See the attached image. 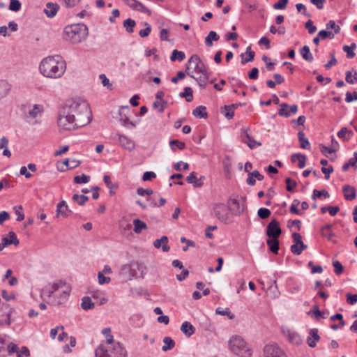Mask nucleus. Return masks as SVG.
I'll use <instances>...</instances> for the list:
<instances>
[{
	"mask_svg": "<svg viewBox=\"0 0 357 357\" xmlns=\"http://www.w3.org/2000/svg\"><path fill=\"white\" fill-rule=\"evenodd\" d=\"M298 138L300 142V146L302 149H309L310 144L307 138L305 137V133L303 131H299L298 133Z\"/></svg>",
	"mask_w": 357,
	"mask_h": 357,
	"instance_id": "35",
	"label": "nucleus"
},
{
	"mask_svg": "<svg viewBox=\"0 0 357 357\" xmlns=\"http://www.w3.org/2000/svg\"><path fill=\"white\" fill-rule=\"evenodd\" d=\"M72 198L75 202L80 206H83L89 200V197L84 195L74 194Z\"/></svg>",
	"mask_w": 357,
	"mask_h": 357,
	"instance_id": "43",
	"label": "nucleus"
},
{
	"mask_svg": "<svg viewBox=\"0 0 357 357\" xmlns=\"http://www.w3.org/2000/svg\"><path fill=\"white\" fill-rule=\"evenodd\" d=\"M59 8L56 3L49 2L45 5L44 13L48 17H53L56 15Z\"/></svg>",
	"mask_w": 357,
	"mask_h": 357,
	"instance_id": "22",
	"label": "nucleus"
},
{
	"mask_svg": "<svg viewBox=\"0 0 357 357\" xmlns=\"http://www.w3.org/2000/svg\"><path fill=\"white\" fill-rule=\"evenodd\" d=\"M20 243L19 240H16L15 242L13 241V240H9L8 238L4 237L2 238V243H0V251H1L5 247L14 244L15 245H17Z\"/></svg>",
	"mask_w": 357,
	"mask_h": 357,
	"instance_id": "52",
	"label": "nucleus"
},
{
	"mask_svg": "<svg viewBox=\"0 0 357 357\" xmlns=\"http://www.w3.org/2000/svg\"><path fill=\"white\" fill-rule=\"evenodd\" d=\"M289 0H279L273 5V8L276 10H283L286 8Z\"/></svg>",
	"mask_w": 357,
	"mask_h": 357,
	"instance_id": "62",
	"label": "nucleus"
},
{
	"mask_svg": "<svg viewBox=\"0 0 357 357\" xmlns=\"http://www.w3.org/2000/svg\"><path fill=\"white\" fill-rule=\"evenodd\" d=\"M95 306L89 296H84L82 299L81 307L84 310L93 309Z\"/></svg>",
	"mask_w": 357,
	"mask_h": 357,
	"instance_id": "37",
	"label": "nucleus"
},
{
	"mask_svg": "<svg viewBox=\"0 0 357 357\" xmlns=\"http://www.w3.org/2000/svg\"><path fill=\"white\" fill-rule=\"evenodd\" d=\"M39 70L45 77L59 79L64 75L66 70V63L59 55L49 56L41 61Z\"/></svg>",
	"mask_w": 357,
	"mask_h": 357,
	"instance_id": "2",
	"label": "nucleus"
},
{
	"mask_svg": "<svg viewBox=\"0 0 357 357\" xmlns=\"http://www.w3.org/2000/svg\"><path fill=\"white\" fill-rule=\"evenodd\" d=\"M188 63L186 73L193 71V74L195 75L197 73H206V72L208 71L205 64L197 54L192 55Z\"/></svg>",
	"mask_w": 357,
	"mask_h": 357,
	"instance_id": "7",
	"label": "nucleus"
},
{
	"mask_svg": "<svg viewBox=\"0 0 357 357\" xmlns=\"http://www.w3.org/2000/svg\"><path fill=\"white\" fill-rule=\"evenodd\" d=\"M309 314H312L313 315H315L317 317V319L319 317H321L323 319L326 318V315L328 314V312H326L324 311L321 312L319 307L317 305H314L312 307V310L311 312H309Z\"/></svg>",
	"mask_w": 357,
	"mask_h": 357,
	"instance_id": "45",
	"label": "nucleus"
},
{
	"mask_svg": "<svg viewBox=\"0 0 357 357\" xmlns=\"http://www.w3.org/2000/svg\"><path fill=\"white\" fill-rule=\"evenodd\" d=\"M278 238H269L266 240V244L269 247V250L274 254H278L279 250Z\"/></svg>",
	"mask_w": 357,
	"mask_h": 357,
	"instance_id": "28",
	"label": "nucleus"
},
{
	"mask_svg": "<svg viewBox=\"0 0 357 357\" xmlns=\"http://www.w3.org/2000/svg\"><path fill=\"white\" fill-rule=\"evenodd\" d=\"M241 63L245 64L248 62L252 61L255 58V52L251 50V47L248 46L246 48V52L241 54Z\"/></svg>",
	"mask_w": 357,
	"mask_h": 357,
	"instance_id": "27",
	"label": "nucleus"
},
{
	"mask_svg": "<svg viewBox=\"0 0 357 357\" xmlns=\"http://www.w3.org/2000/svg\"><path fill=\"white\" fill-rule=\"evenodd\" d=\"M116 136L118 137L119 142L120 144L126 149H127L129 151H131L135 149V144L133 140H132L128 137L121 135V134H116Z\"/></svg>",
	"mask_w": 357,
	"mask_h": 357,
	"instance_id": "17",
	"label": "nucleus"
},
{
	"mask_svg": "<svg viewBox=\"0 0 357 357\" xmlns=\"http://www.w3.org/2000/svg\"><path fill=\"white\" fill-rule=\"evenodd\" d=\"M92 113L88 102L82 98L68 100L58 112L56 123L59 132L71 131L88 125Z\"/></svg>",
	"mask_w": 357,
	"mask_h": 357,
	"instance_id": "1",
	"label": "nucleus"
},
{
	"mask_svg": "<svg viewBox=\"0 0 357 357\" xmlns=\"http://www.w3.org/2000/svg\"><path fill=\"white\" fill-rule=\"evenodd\" d=\"M223 114L227 119H231L234 116V105H225Z\"/></svg>",
	"mask_w": 357,
	"mask_h": 357,
	"instance_id": "46",
	"label": "nucleus"
},
{
	"mask_svg": "<svg viewBox=\"0 0 357 357\" xmlns=\"http://www.w3.org/2000/svg\"><path fill=\"white\" fill-rule=\"evenodd\" d=\"M245 139H243V142L249 146L250 149H253L256 146H261V143L255 140L247 132H245Z\"/></svg>",
	"mask_w": 357,
	"mask_h": 357,
	"instance_id": "33",
	"label": "nucleus"
},
{
	"mask_svg": "<svg viewBox=\"0 0 357 357\" xmlns=\"http://www.w3.org/2000/svg\"><path fill=\"white\" fill-rule=\"evenodd\" d=\"M70 288L65 282L59 281L46 286L42 291V295L49 298H55V303L57 305L64 303L69 294Z\"/></svg>",
	"mask_w": 357,
	"mask_h": 357,
	"instance_id": "4",
	"label": "nucleus"
},
{
	"mask_svg": "<svg viewBox=\"0 0 357 357\" xmlns=\"http://www.w3.org/2000/svg\"><path fill=\"white\" fill-rule=\"evenodd\" d=\"M181 331L189 337L195 333V328L190 322L184 321L181 326Z\"/></svg>",
	"mask_w": 357,
	"mask_h": 357,
	"instance_id": "26",
	"label": "nucleus"
},
{
	"mask_svg": "<svg viewBox=\"0 0 357 357\" xmlns=\"http://www.w3.org/2000/svg\"><path fill=\"white\" fill-rule=\"evenodd\" d=\"M287 184V190L289 192H292L294 188L296 186L297 183L296 181H292L290 178H287L285 180Z\"/></svg>",
	"mask_w": 357,
	"mask_h": 357,
	"instance_id": "63",
	"label": "nucleus"
},
{
	"mask_svg": "<svg viewBox=\"0 0 357 357\" xmlns=\"http://www.w3.org/2000/svg\"><path fill=\"white\" fill-rule=\"evenodd\" d=\"M136 23L135 21L128 18L124 20L123 22V26L125 27L126 31L129 33H131L133 32V29L135 26Z\"/></svg>",
	"mask_w": 357,
	"mask_h": 357,
	"instance_id": "41",
	"label": "nucleus"
},
{
	"mask_svg": "<svg viewBox=\"0 0 357 357\" xmlns=\"http://www.w3.org/2000/svg\"><path fill=\"white\" fill-rule=\"evenodd\" d=\"M345 79L346 82L349 84H354L357 83V73L356 72L353 75L351 72L347 71L346 73Z\"/></svg>",
	"mask_w": 357,
	"mask_h": 357,
	"instance_id": "53",
	"label": "nucleus"
},
{
	"mask_svg": "<svg viewBox=\"0 0 357 357\" xmlns=\"http://www.w3.org/2000/svg\"><path fill=\"white\" fill-rule=\"evenodd\" d=\"M300 54L303 59L308 62H312L314 60V57L310 52V47L307 45H304L300 50Z\"/></svg>",
	"mask_w": 357,
	"mask_h": 357,
	"instance_id": "30",
	"label": "nucleus"
},
{
	"mask_svg": "<svg viewBox=\"0 0 357 357\" xmlns=\"http://www.w3.org/2000/svg\"><path fill=\"white\" fill-rule=\"evenodd\" d=\"M162 246L163 252H168L170 250V247L168 245V238L166 236H162L160 238L156 239L153 242V245L155 248L158 249Z\"/></svg>",
	"mask_w": 357,
	"mask_h": 357,
	"instance_id": "24",
	"label": "nucleus"
},
{
	"mask_svg": "<svg viewBox=\"0 0 357 357\" xmlns=\"http://www.w3.org/2000/svg\"><path fill=\"white\" fill-rule=\"evenodd\" d=\"M229 350L238 357H250L252 351L243 338L238 335L232 336L228 342Z\"/></svg>",
	"mask_w": 357,
	"mask_h": 357,
	"instance_id": "6",
	"label": "nucleus"
},
{
	"mask_svg": "<svg viewBox=\"0 0 357 357\" xmlns=\"http://www.w3.org/2000/svg\"><path fill=\"white\" fill-rule=\"evenodd\" d=\"M271 213V211L266 208H260L257 211L258 216L261 219L268 218Z\"/></svg>",
	"mask_w": 357,
	"mask_h": 357,
	"instance_id": "56",
	"label": "nucleus"
},
{
	"mask_svg": "<svg viewBox=\"0 0 357 357\" xmlns=\"http://www.w3.org/2000/svg\"><path fill=\"white\" fill-rule=\"evenodd\" d=\"M291 159L292 162H296L297 160L298 161V166L300 169L305 167L306 160L305 155L300 153L293 154Z\"/></svg>",
	"mask_w": 357,
	"mask_h": 357,
	"instance_id": "31",
	"label": "nucleus"
},
{
	"mask_svg": "<svg viewBox=\"0 0 357 357\" xmlns=\"http://www.w3.org/2000/svg\"><path fill=\"white\" fill-rule=\"evenodd\" d=\"M284 335L287 337L288 340L294 344H301L302 340L299 334L295 331L287 330L286 331H284Z\"/></svg>",
	"mask_w": 357,
	"mask_h": 357,
	"instance_id": "25",
	"label": "nucleus"
},
{
	"mask_svg": "<svg viewBox=\"0 0 357 357\" xmlns=\"http://www.w3.org/2000/svg\"><path fill=\"white\" fill-rule=\"evenodd\" d=\"M298 111V107L296 105H292L289 106L287 103H282L280 105V109L278 111V114L281 116L289 117L291 114H294Z\"/></svg>",
	"mask_w": 357,
	"mask_h": 357,
	"instance_id": "16",
	"label": "nucleus"
},
{
	"mask_svg": "<svg viewBox=\"0 0 357 357\" xmlns=\"http://www.w3.org/2000/svg\"><path fill=\"white\" fill-rule=\"evenodd\" d=\"M10 89V85L7 82L0 80V100L8 95Z\"/></svg>",
	"mask_w": 357,
	"mask_h": 357,
	"instance_id": "36",
	"label": "nucleus"
},
{
	"mask_svg": "<svg viewBox=\"0 0 357 357\" xmlns=\"http://www.w3.org/2000/svg\"><path fill=\"white\" fill-rule=\"evenodd\" d=\"M124 3L131 9L139 11L148 15H151V11L142 2L137 0H123Z\"/></svg>",
	"mask_w": 357,
	"mask_h": 357,
	"instance_id": "13",
	"label": "nucleus"
},
{
	"mask_svg": "<svg viewBox=\"0 0 357 357\" xmlns=\"http://www.w3.org/2000/svg\"><path fill=\"white\" fill-rule=\"evenodd\" d=\"M185 55L183 52L174 50L172 53L170 59L172 61H175L176 60L182 61L185 59Z\"/></svg>",
	"mask_w": 357,
	"mask_h": 357,
	"instance_id": "44",
	"label": "nucleus"
},
{
	"mask_svg": "<svg viewBox=\"0 0 357 357\" xmlns=\"http://www.w3.org/2000/svg\"><path fill=\"white\" fill-rule=\"evenodd\" d=\"M319 37L321 39H326L327 38H329L331 39L334 38V33H333L331 31H328L326 30H321L319 31L318 33Z\"/></svg>",
	"mask_w": 357,
	"mask_h": 357,
	"instance_id": "61",
	"label": "nucleus"
},
{
	"mask_svg": "<svg viewBox=\"0 0 357 357\" xmlns=\"http://www.w3.org/2000/svg\"><path fill=\"white\" fill-rule=\"evenodd\" d=\"M133 231L136 234H140L142 231V230L147 229L146 224L144 222L140 220L139 219L133 220Z\"/></svg>",
	"mask_w": 357,
	"mask_h": 357,
	"instance_id": "34",
	"label": "nucleus"
},
{
	"mask_svg": "<svg viewBox=\"0 0 357 357\" xmlns=\"http://www.w3.org/2000/svg\"><path fill=\"white\" fill-rule=\"evenodd\" d=\"M21 8V3L19 0H10L9 9L12 11H19Z\"/></svg>",
	"mask_w": 357,
	"mask_h": 357,
	"instance_id": "57",
	"label": "nucleus"
},
{
	"mask_svg": "<svg viewBox=\"0 0 357 357\" xmlns=\"http://www.w3.org/2000/svg\"><path fill=\"white\" fill-rule=\"evenodd\" d=\"M88 35V27L82 23H78L66 26L63 32V38L72 44H78L84 41Z\"/></svg>",
	"mask_w": 357,
	"mask_h": 357,
	"instance_id": "5",
	"label": "nucleus"
},
{
	"mask_svg": "<svg viewBox=\"0 0 357 357\" xmlns=\"http://www.w3.org/2000/svg\"><path fill=\"white\" fill-rule=\"evenodd\" d=\"M145 29H142L139 32V35L142 38H146L149 36L151 31V26L148 22H144Z\"/></svg>",
	"mask_w": 357,
	"mask_h": 357,
	"instance_id": "54",
	"label": "nucleus"
},
{
	"mask_svg": "<svg viewBox=\"0 0 357 357\" xmlns=\"http://www.w3.org/2000/svg\"><path fill=\"white\" fill-rule=\"evenodd\" d=\"M206 110V107L205 106H198L195 109H193L192 115L197 118L206 119L208 116V114Z\"/></svg>",
	"mask_w": 357,
	"mask_h": 357,
	"instance_id": "32",
	"label": "nucleus"
},
{
	"mask_svg": "<svg viewBox=\"0 0 357 357\" xmlns=\"http://www.w3.org/2000/svg\"><path fill=\"white\" fill-rule=\"evenodd\" d=\"M192 93V89L189 86H186L184 88V91L180 93V96L185 98L187 102H190L193 99Z\"/></svg>",
	"mask_w": 357,
	"mask_h": 357,
	"instance_id": "42",
	"label": "nucleus"
},
{
	"mask_svg": "<svg viewBox=\"0 0 357 357\" xmlns=\"http://www.w3.org/2000/svg\"><path fill=\"white\" fill-rule=\"evenodd\" d=\"M72 213L73 212L70 210H69L68 206L65 201H61L57 204V216L62 215L63 218H66Z\"/></svg>",
	"mask_w": 357,
	"mask_h": 357,
	"instance_id": "19",
	"label": "nucleus"
},
{
	"mask_svg": "<svg viewBox=\"0 0 357 357\" xmlns=\"http://www.w3.org/2000/svg\"><path fill=\"white\" fill-rule=\"evenodd\" d=\"M321 235L326 238H327L328 240H331L332 237L333 236V233L332 232V225H326L324 227L321 228Z\"/></svg>",
	"mask_w": 357,
	"mask_h": 357,
	"instance_id": "39",
	"label": "nucleus"
},
{
	"mask_svg": "<svg viewBox=\"0 0 357 357\" xmlns=\"http://www.w3.org/2000/svg\"><path fill=\"white\" fill-rule=\"evenodd\" d=\"M327 29H333L335 34L340 31V26L337 25L333 20H330L326 25Z\"/></svg>",
	"mask_w": 357,
	"mask_h": 357,
	"instance_id": "58",
	"label": "nucleus"
},
{
	"mask_svg": "<svg viewBox=\"0 0 357 357\" xmlns=\"http://www.w3.org/2000/svg\"><path fill=\"white\" fill-rule=\"evenodd\" d=\"M282 233L279 222L276 219H272L268 224L266 234L269 238H278Z\"/></svg>",
	"mask_w": 357,
	"mask_h": 357,
	"instance_id": "12",
	"label": "nucleus"
},
{
	"mask_svg": "<svg viewBox=\"0 0 357 357\" xmlns=\"http://www.w3.org/2000/svg\"><path fill=\"white\" fill-rule=\"evenodd\" d=\"M310 336L307 339V343L310 347L314 348L317 342L320 340L317 328H312L310 331Z\"/></svg>",
	"mask_w": 357,
	"mask_h": 357,
	"instance_id": "21",
	"label": "nucleus"
},
{
	"mask_svg": "<svg viewBox=\"0 0 357 357\" xmlns=\"http://www.w3.org/2000/svg\"><path fill=\"white\" fill-rule=\"evenodd\" d=\"M14 211L15 214L17 215V221H22L24 218V215L23 213V208L22 206H17L14 207Z\"/></svg>",
	"mask_w": 357,
	"mask_h": 357,
	"instance_id": "59",
	"label": "nucleus"
},
{
	"mask_svg": "<svg viewBox=\"0 0 357 357\" xmlns=\"http://www.w3.org/2000/svg\"><path fill=\"white\" fill-rule=\"evenodd\" d=\"M96 357H127V351L119 343L114 342L113 336L101 343L95 350Z\"/></svg>",
	"mask_w": 357,
	"mask_h": 357,
	"instance_id": "3",
	"label": "nucleus"
},
{
	"mask_svg": "<svg viewBox=\"0 0 357 357\" xmlns=\"http://www.w3.org/2000/svg\"><path fill=\"white\" fill-rule=\"evenodd\" d=\"M17 347L15 344H9L4 338L0 337V356H6L16 351Z\"/></svg>",
	"mask_w": 357,
	"mask_h": 357,
	"instance_id": "14",
	"label": "nucleus"
},
{
	"mask_svg": "<svg viewBox=\"0 0 357 357\" xmlns=\"http://www.w3.org/2000/svg\"><path fill=\"white\" fill-rule=\"evenodd\" d=\"M164 345L162 347L163 351H167L173 349L175 346L174 341L170 337H165L163 339Z\"/></svg>",
	"mask_w": 357,
	"mask_h": 357,
	"instance_id": "38",
	"label": "nucleus"
},
{
	"mask_svg": "<svg viewBox=\"0 0 357 357\" xmlns=\"http://www.w3.org/2000/svg\"><path fill=\"white\" fill-rule=\"evenodd\" d=\"M204 176L197 178V173L193 172H191L188 176H187L186 180L188 183L192 184L194 187L199 188L202 187L204 184Z\"/></svg>",
	"mask_w": 357,
	"mask_h": 357,
	"instance_id": "20",
	"label": "nucleus"
},
{
	"mask_svg": "<svg viewBox=\"0 0 357 357\" xmlns=\"http://www.w3.org/2000/svg\"><path fill=\"white\" fill-rule=\"evenodd\" d=\"M201 74L202 75H200L199 77H197L195 76V75L193 74V71L187 72V75L195 79L201 87L205 88L206 82L209 79L210 73H208V71H206V73Z\"/></svg>",
	"mask_w": 357,
	"mask_h": 357,
	"instance_id": "18",
	"label": "nucleus"
},
{
	"mask_svg": "<svg viewBox=\"0 0 357 357\" xmlns=\"http://www.w3.org/2000/svg\"><path fill=\"white\" fill-rule=\"evenodd\" d=\"M320 151L326 156L328 157V154L335 152V149L329 148L324 144H320Z\"/></svg>",
	"mask_w": 357,
	"mask_h": 357,
	"instance_id": "60",
	"label": "nucleus"
},
{
	"mask_svg": "<svg viewBox=\"0 0 357 357\" xmlns=\"http://www.w3.org/2000/svg\"><path fill=\"white\" fill-rule=\"evenodd\" d=\"M356 48V43H353L350 46L344 45L343 47V50L347 53V57L349 59H352L355 56V53L354 50Z\"/></svg>",
	"mask_w": 357,
	"mask_h": 357,
	"instance_id": "40",
	"label": "nucleus"
},
{
	"mask_svg": "<svg viewBox=\"0 0 357 357\" xmlns=\"http://www.w3.org/2000/svg\"><path fill=\"white\" fill-rule=\"evenodd\" d=\"M169 145H170L171 149L174 151H176V148H178L180 150H183L185 146V144L184 142H180L176 139L170 141Z\"/></svg>",
	"mask_w": 357,
	"mask_h": 357,
	"instance_id": "48",
	"label": "nucleus"
},
{
	"mask_svg": "<svg viewBox=\"0 0 357 357\" xmlns=\"http://www.w3.org/2000/svg\"><path fill=\"white\" fill-rule=\"evenodd\" d=\"M229 208L224 204L218 203L213 206V213L215 217L222 222L228 223L229 222Z\"/></svg>",
	"mask_w": 357,
	"mask_h": 357,
	"instance_id": "9",
	"label": "nucleus"
},
{
	"mask_svg": "<svg viewBox=\"0 0 357 357\" xmlns=\"http://www.w3.org/2000/svg\"><path fill=\"white\" fill-rule=\"evenodd\" d=\"M292 238L294 243L291 246V251L293 254L299 255L307 249V246L302 241V237L299 233H294Z\"/></svg>",
	"mask_w": 357,
	"mask_h": 357,
	"instance_id": "11",
	"label": "nucleus"
},
{
	"mask_svg": "<svg viewBox=\"0 0 357 357\" xmlns=\"http://www.w3.org/2000/svg\"><path fill=\"white\" fill-rule=\"evenodd\" d=\"M44 112V107L40 104H35L26 107L24 115L27 119H36L40 118Z\"/></svg>",
	"mask_w": 357,
	"mask_h": 357,
	"instance_id": "8",
	"label": "nucleus"
},
{
	"mask_svg": "<svg viewBox=\"0 0 357 357\" xmlns=\"http://www.w3.org/2000/svg\"><path fill=\"white\" fill-rule=\"evenodd\" d=\"M167 105V102L164 100H156L153 104V108L158 109V112L160 113L164 112Z\"/></svg>",
	"mask_w": 357,
	"mask_h": 357,
	"instance_id": "47",
	"label": "nucleus"
},
{
	"mask_svg": "<svg viewBox=\"0 0 357 357\" xmlns=\"http://www.w3.org/2000/svg\"><path fill=\"white\" fill-rule=\"evenodd\" d=\"M333 265L334 266V271L337 275H340L343 272L344 268L340 261H335Z\"/></svg>",
	"mask_w": 357,
	"mask_h": 357,
	"instance_id": "64",
	"label": "nucleus"
},
{
	"mask_svg": "<svg viewBox=\"0 0 357 357\" xmlns=\"http://www.w3.org/2000/svg\"><path fill=\"white\" fill-rule=\"evenodd\" d=\"M321 196H324L325 198H328L330 195L328 191L325 190H322L320 191L317 190H314L312 198L313 199H315L316 198L321 197Z\"/></svg>",
	"mask_w": 357,
	"mask_h": 357,
	"instance_id": "55",
	"label": "nucleus"
},
{
	"mask_svg": "<svg viewBox=\"0 0 357 357\" xmlns=\"http://www.w3.org/2000/svg\"><path fill=\"white\" fill-rule=\"evenodd\" d=\"M120 121L121 125L127 128H134L136 126V124L131 121L128 117H121L120 119Z\"/></svg>",
	"mask_w": 357,
	"mask_h": 357,
	"instance_id": "51",
	"label": "nucleus"
},
{
	"mask_svg": "<svg viewBox=\"0 0 357 357\" xmlns=\"http://www.w3.org/2000/svg\"><path fill=\"white\" fill-rule=\"evenodd\" d=\"M220 39L219 35L214 31H211L205 38V44L207 47H212L213 41H218Z\"/></svg>",
	"mask_w": 357,
	"mask_h": 357,
	"instance_id": "29",
	"label": "nucleus"
},
{
	"mask_svg": "<svg viewBox=\"0 0 357 357\" xmlns=\"http://www.w3.org/2000/svg\"><path fill=\"white\" fill-rule=\"evenodd\" d=\"M73 180L77 184L87 183L90 181V176L82 174L81 176H75Z\"/></svg>",
	"mask_w": 357,
	"mask_h": 357,
	"instance_id": "50",
	"label": "nucleus"
},
{
	"mask_svg": "<svg viewBox=\"0 0 357 357\" xmlns=\"http://www.w3.org/2000/svg\"><path fill=\"white\" fill-rule=\"evenodd\" d=\"M342 192L346 200H353L356 197V192L354 187L349 185H344L342 188Z\"/></svg>",
	"mask_w": 357,
	"mask_h": 357,
	"instance_id": "23",
	"label": "nucleus"
},
{
	"mask_svg": "<svg viewBox=\"0 0 357 357\" xmlns=\"http://www.w3.org/2000/svg\"><path fill=\"white\" fill-rule=\"evenodd\" d=\"M264 357H287L284 351L275 344L265 346L264 349Z\"/></svg>",
	"mask_w": 357,
	"mask_h": 357,
	"instance_id": "10",
	"label": "nucleus"
},
{
	"mask_svg": "<svg viewBox=\"0 0 357 357\" xmlns=\"http://www.w3.org/2000/svg\"><path fill=\"white\" fill-rule=\"evenodd\" d=\"M228 208L234 215H240L244 210V207L241 206L238 200L236 198L230 197L227 202Z\"/></svg>",
	"mask_w": 357,
	"mask_h": 357,
	"instance_id": "15",
	"label": "nucleus"
},
{
	"mask_svg": "<svg viewBox=\"0 0 357 357\" xmlns=\"http://www.w3.org/2000/svg\"><path fill=\"white\" fill-rule=\"evenodd\" d=\"M215 312H216V314H220L222 316L227 315V316H228L229 319H234L235 318L234 314L231 312V311L229 310V308L221 309L220 307H218L215 310Z\"/></svg>",
	"mask_w": 357,
	"mask_h": 357,
	"instance_id": "49",
	"label": "nucleus"
}]
</instances>
